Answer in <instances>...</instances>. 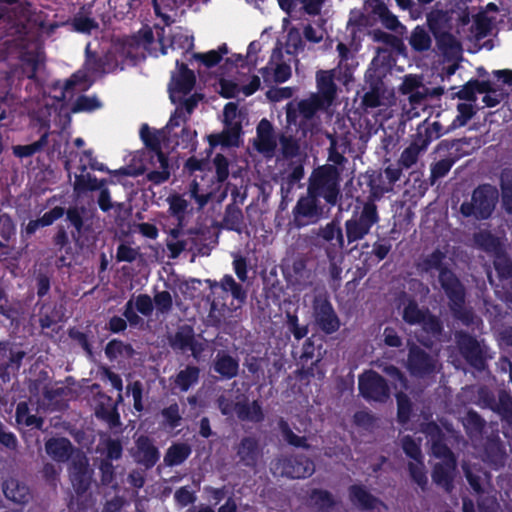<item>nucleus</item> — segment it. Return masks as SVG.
<instances>
[{
  "instance_id": "32",
  "label": "nucleus",
  "mask_w": 512,
  "mask_h": 512,
  "mask_svg": "<svg viewBox=\"0 0 512 512\" xmlns=\"http://www.w3.org/2000/svg\"><path fill=\"white\" fill-rule=\"evenodd\" d=\"M476 244L494 257L503 251L502 243L487 231H481L475 235Z\"/></svg>"
},
{
  "instance_id": "39",
  "label": "nucleus",
  "mask_w": 512,
  "mask_h": 512,
  "mask_svg": "<svg viewBox=\"0 0 512 512\" xmlns=\"http://www.w3.org/2000/svg\"><path fill=\"white\" fill-rule=\"evenodd\" d=\"M409 43L416 51H426L431 47L432 41L429 33L418 26L413 30Z\"/></svg>"
},
{
  "instance_id": "10",
  "label": "nucleus",
  "mask_w": 512,
  "mask_h": 512,
  "mask_svg": "<svg viewBox=\"0 0 512 512\" xmlns=\"http://www.w3.org/2000/svg\"><path fill=\"white\" fill-rule=\"evenodd\" d=\"M314 318L317 325L327 334L336 332L340 327L339 318L326 298L315 299Z\"/></svg>"
},
{
  "instance_id": "42",
  "label": "nucleus",
  "mask_w": 512,
  "mask_h": 512,
  "mask_svg": "<svg viewBox=\"0 0 512 512\" xmlns=\"http://www.w3.org/2000/svg\"><path fill=\"white\" fill-rule=\"evenodd\" d=\"M320 236L326 241H337V247L341 250L344 247V238L341 228L335 223H328L320 231Z\"/></svg>"
},
{
  "instance_id": "56",
  "label": "nucleus",
  "mask_w": 512,
  "mask_h": 512,
  "mask_svg": "<svg viewBox=\"0 0 512 512\" xmlns=\"http://www.w3.org/2000/svg\"><path fill=\"white\" fill-rule=\"evenodd\" d=\"M240 92H242L241 83L224 79L220 81V93L222 96L232 98L236 97Z\"/></svg>"
},
{
  "instance_id": "57",
  "label": "nucleus",
  "mask_w": 512,
  "mask_h": 512,
  "mask_svg": "<svg viewBox=\"0 0 512 512\" xmlns=\"http://www.w3.org/2000/svg\"><path fill=\"white\" fill-rule=\"evenodd\" d=\"M213 163H214V166L216 169V175H217L218 181L219 182L225 181L229 175V170H228L229 164H228L227 159L223 155L217 154L213 160Z\"/></svg>"
},
{
  "instance_id": "37",
  "label": "nucleus",
  "mask_w": 512,
  "mask_h": 512,
  "mask_svg": "<svg viewBox=\"0 0 512 512\" xmlns=\"http://www.w3.org/2000/svg\"><path fill=\"white\" fill-rule=\"evenodd\" d=\"M316 196L309 194L306 197H302L295 207L296 215L314 218L319 214L317 204H316Z\"/></svg>"
},
{
  "instance_id": "17",
  "label": "nucleus",
  "mask_w": 512,
  "mask_h": 512,
  "mask_svg": "<svg viewBox=\"0 0 512 512\" xmlns=\"http://www.w3.org/2000/svg\"><path fill=\"white\" fill-rule=\"evenodd\" d=\"M316 83L318 92L313 95H319L322 103L331 106L336 97V85L332 71L320 70L316 74Z\"/></svg>"
},
{
  "instance_id": "6",
  "label": "nucleus",
  "mask_w": 512,
  "mask_h": 512,
  "mask_svg": "<svg viewBox=\"0 0 512 512\" xmlns=\"http://www.w3.org/2000/svg\"><path fill=\"white\" fill-rule=\"evenodd\" d=\"M238 113L237 105L235 103H228L224 108V123L225 130L219 134L209 136L211 146H237L241 133V121Z\"/></svg>"
},
{
  "instance_id": "52",
  "label": "nucleus",
  "mask_w": 512,
  "mask_h": 512,
  "mask_svg": "<svg viewBox=\"0 0 512 512\" xmlns=\"http://www.w3.org/2000/svg\"><path fill=\"white\" fill-rule=\"evenodd\" d=\"M154 304L157 311L167 313L172 308L173 299L168 291H161L155 294Z\"/></svg>"
},
{
  "instance_id": "22",
  "label": "nucleus",
  "mask_w": 512,
  "mask_h": 512,
  "mask_svg": "<svg viewBox=\"0 0 512 512\" xmlns=\"http://www.w3.org/2000/svg\"><path fill=\"white\" fill-rule=\"evenodd\" d=\"M392 96V91L386 88L383 83H379L365 93L363 104L369 108L385 106L391 102Z\"/></svg>"
},
{
  "instance_id": "63",
  "label": "nucleus",
  "mask_w": 512,
  "mask_h": 512,
  "mask_svg": "<svg viewBox=\"0 0 512 512\" xmlns=\"http://www.w3.org/2000/svg\"><path fill=\"white\" fill-rule=\"evenodd\" d=\"M293 89L291 87L272 88L267 91L266 96L269 100L277 102L282 99L292 97Z\"/></svg>"
},
{
  "instance_id": "50",
  "label": "nucleus",
  "mask_w": 512,
  "mask_h": 512,
  "mask_svg": "<svg viewBox=\"0 0 512 512\" xmlns=\"http://www.w3.org/2000/svg\"><path fill=\"white\" fill-rule=\"evenodd\" d=\"M280 429L285 441L296 447L308 448L305 437H299L289 428L288 424L284 421L280 422Z\"/></svg>"
},
{
  "instance_id": "26",
  "label": "nucleus",
  "mask_w": 512,
  "mask_h": 512,
  "mask_svg": "<svg viewBox=\"0 0 512 512\" xmlns=\"http://www.w3.org/2000/svg\"><path fill=\"white\" fill-rule=\"evenodd\" d=\"M45 449L49 456L59 462L66 461L72 452L71 443L65 438H52L48 440L45 444Z\"/></svg>"
},
{
  "instance_id": "28",
  "label": "nucleus",
  "mask_w": 512,
  "mask_h": 512,
  "mask_svg": "<svg viewBox=\"0 0 512 512\" xmlns=\"http://www.w3.org/2000/svg\"><path fill=\"white\" fill-rule=\"evenodd\" d=\"M237 454L245 465H255L259 458L257 441L252 438H244L238 447Z\"/></svg>"
},
{
  "instance_id": "43",
  "label": "nucleus",
  "mask_w": 512,
  "mask_h": 512,
  "mask_svg": "<svg viewBox=\"0 0 512 512\" xmlns=\"http://www.w3.org/2000/svg\"><path fill=\"white\" fill-rule=\"evenodd\" d=\"M501 183L503 205L507 212L512 214V174L508 171L503 172Z\"/></svg>"
},
{
  "instance_id": "3",
  "label": "nucleus",
  "mask_w": 512,
  "mask_h": 512,
  "mask_svg": "<svg viewBox=\"0 0 512 512\" xmlns=\"http://www.w3.org/2000/svg\"><path fill=\"white\" fill-rule=\"evenodd\" d=\"M498 200V191L490 185H483L474 190L470 202H464L461 213L466 216H474L478 219L488 218L495 208Z\"/></svg>"
},
{
  "instance_id": "34",
  "label": "nucleus",
  "mask_w": 512,
  "mask_h": 512,
  "mask_svg": "<svg viewBox=\"0 0 512 512\" xmlns=\"http://www.w3.org/2000/svg\"><path fill=\"white\" fill-rule=\"evenodd\" d=\"M329 106L322 103L319 95H311L309 98L304 99L298 103L299 113L305 119H311L318 110L326 109Z\"/></svg>"
},
{
  "instance_id": "9",
  "label": "nucleus",
  "mask_w": 512,
  "mask_h": 512,
  "mask_svg": "<svg viewBox=\"0 0 512 512\" xmlns=\"http://www.w3.org/2000/svg\"><path fill=\"white\" fill-rule=\"evenodd\" d=\"M359 391L369 400L384 402L389 398L385 380L374 371H367L359 377Z\"/></svg>"
},
{
  "instance_id": "46",
  "label": "nucleus",
  "mask_w": 512,
  "mask_h": 512,
  "mask_svg": "<svg viewBox=\"0 0 512 512\" xmlns=\"http://www.w3.org/2000/svg\"><path fill=\"white\" fill-rule=\"evenodd\" d=\"M310 503L318 509L326 511L333 506L334 500L328 492L319 490L311 494Z\"/></svg>"
},
{
  "instance_id": "20",
  "label": "nucleus",
  "mask_w": 512,
  "mask_h": 512,
  "mask_svg": "<svg viewBox=\"0 0 512 512\" xmlns=\"http://www.w3.org/2000/svg\"><path fill=\"white\" fill-rule=\"evenodd\" d=\"M402 94L409 95L411 103H418L428 95V89L422 82V78L416 75L405 76L400 88Z\"/></svg>"
},
{
  "instance_id": "24",
  "label": "nucleus",
  "mask_w": 512,
  "mask_h": 512,
  "mask_svg": "<svg viewBox=\"0 0 512 512\" xmlns=\"http://www.w3.org/2000/svg\"><path fill=\"white\" fill-rule=\"evenodd\" d=\"M153 42V32L149 27L142 28L139 30L137 35L127 41L123 48V53L126 56L136 57L138 55L137 50L139 48L147 49V47Z\"/></svg>"
},
{
  "instance_id": "1",
  "label": "nucleus",
  "mask_w": 512,
  "mask_h": 512,
  "mask_svg": "<svg viewBox=\"0 0 512 512\" xmlns=\"http://www.w3.org/2000/svg\"><path fill=\"white\" fill-rule=\"evenodd\" d=\"M445 254L439 250L426 256L419 264L420 268L426 272L439 270V281L442 288L450 299L451 309L458 317H461L460 310L464 302V290L454 274L443 268Z\"/></svg>"
},
{
  "instance_id": "49",
  "label": "nucleus",
  "mask_w": 512,
  "mask_h": 512,
  "mask_svg": "<svg viewBox=\"0 0 512 512\" xmlns=\"http://www.w3.org/2000/svg\"><path fill=\"white\" fill-rule=\"evenodd\" d=\"M458 115L453 121L454 127L464 126L474 115V107L471 103H460L457 106Z\"/></svg>"
},
{
  "instance_id": "53",
  "label": "nucleus",
  "mask_w": 512,
  "mask_h": 512,
  "mask_svg": "<svg viewBox=\"0 0 512 512\" xmlns=\"http://www.w3.org/2000/svg\"><path fill=\"white\" fill-rule=\"evenodd\" d=\"M453 165V161L449 158L442 159L436 162L431 167V179L434 182L435 180L444 177L451 169Z\"/></svg>"
},
{
  "instance_id": "18",
  "label": "nucleus",
  "mask_w": 512,
  "mask_h": 512,
  "mask_svg": "<svg viewBox=\"0 0 512 512\" xmlns=\"http://www.w3.org/2000/svg\"><path fill=\"white\" fill-rule=\"evenodd\" d=\"M458 345L467 361L478 369L483 368V352L476 340L466 334H460L458 336Z\"/></svg>"
},
{
  "instance_id": "4",
  "label": "nucleus",
  "mask_w": 512,
  "mask_h": 512,
  "mask_svg": "<svg viewBox=\"0 0 512 512\" xmlns=\"http://www.w3.org/2000/svg\"><path fill=\"white\" fill-rule=\"evenodd\" d=\"M378 221L376 205L372 202L365 203L360 212H354L353 216L345 222L348 243L362 240Z\"/></svg>"
},
{
  "instance_id": "40",
  "label": "nucleus",
  "mask_w": 512,
  "mask_h": 512,
  "mask_svg": "<svg viewBox=\"0 0 512 512\" xmlns=\"http://www.w3.org/2000/svg\"><path fill=\"white\" fill-rule=\"evenodd\" d=\"M101 106L100 101L97 97L93 96H80L74 102L71 111L73 113L79 112H91Z\"/></svg>"
},
{
  "instance_id": "21",
  "label": "nucleus",
  "mask_w": 512,
  "mask_h": 512,
  "mask_svg": "<svg viewBox=\"0 0 512 512\" xmlns=\"http://www.w3.org/2000/svg\"><path fill=\"white\" fill-rule=\"evenodd\" d=\"M260 73L267 84L281 83L287 81L291 76V68L286 63L271 61L260 70Z\"/></svg>"
},
{
  "instance_id": "62",
  "label": "nucleus",
  "mask_w": 512,
  "mask_h": 512,
  "mask_svg": "<svg viewBox=\"0 0 512 512\" xmlns=\"http://www.w3.org/2000/svg\"><path fill=\"white\" fill-rule=\"evenodd\" d=\"M134 304L137 311L145 316L150 315L153 311V301L148 295H139Z\"/></svg>"
},
{
  "instance_id": "44",
  "label": "nucleus",
  "mask_w": 512,
  "mask_h": 512,
  "mask_svg": "<svg viewBox=\"0 0 512 512\" xmlns=\"http://www.w3.org/2000/svg\"><path fill=\"white\" fill-rule=\"evenodd\" d=\"M16 420L18 424H24L26 426L41 427L42 425L41 419L28 414V406L24 402H21L17 405Z\"/></svg>"
},
{
  "instance_id": "12",
  "label": "nucleus",
  "mask_w": 512,
  "mask_h": 512,
  "mask_svg": "<svg viewBox=\"0 0 512 512\" xmlns=\"http://www.w3.org/2000/svg\"><path fill=\"white\" fill-rule=\"evenodd\" d=\"M140 136L147 148L150 149L149 153L164 152L170 148L173 142L171 134L163 128L161 130H151L147 125H143L140 130Z\"/></svg>"
},
{
  "instance_id": "58",
  "label": "nucleus",
  "mask_w": 512,
  "mask_h": 512,
  "mask_svg": "<svg viewBox=\"0 0 512 512\" xmlns=\"http://www.w3.org/2000/svg\"><path fill=\"white\" fill-rule=\"evenodd\" d=\"M380 18H381L382 24L387 29L393 30L396 32H400V31L404 30V27L398 21L397 17L395 15L391 14L388 10L384 9L380 14Z\"/></svg>"
},
{
  "instance_id": "36",
  "label": "nucleus",
  "mask_w": 512,
  "mask_h": 512,
  "mask_svg": "<svg viewBox=\"0 0 512 512\" xmlns=\"http://www.w3.org/2000/svg\"><path fill=\"white\" fill-rule=\"evenodd\" d=\"M167 203L169 205V213L181 222L189 209V202L179 194L168 196Z\"/></svg>"
},
{
  "instance_id": "8",
  "label": "nucleus",
  "mask_w": 512,
  "mask_h": 512,
  "mask_svg": "<svg viewBox=\"0 0 512 512\" xmlns=\"http://www.w3.org/2000/svg\"><path fill=\"white\" fill-rule=\"evenodd\" d=\"M402 306V317L406 323L411 325L419 324L426 332L432 335H437L440 332L439 321L429 314L428 311L419 309L413 300L406 297L403 298Z\"/></svg>"
},
{
  "instance_id": "48",
  "label": "nucleus",
  "mask_w": 512,
  "mask_h": 512,
  "mask_svg": "<svg viewBox=\"0 0 512 512\" xmlns=\"http://www.w3.org/2000/svg\"><path fill=\"white\" fill-rule=\"evenodd\" d=\"M494 266L500 278L507 279L512 273V264L503 251L494 256Z\"/></svg>"
},
{
  "instance_id": "30",
  "label": "nucleus",
  "mask_w": 512,
  "mask_h": 512,
  "mask_svg": "<svg viewBox=\"0 0 512 512\" xmlns=\"http://www.w3.org/2000/svg\"><path fill=\"white\" fill-rule=\"evenodd\" d=\"M350 499L354 505L364 509H374L380 504L376 498L361 486H352L350 488Z\"/></svg>"
},
{
  "instance_id": "11",
  "label": "nucleus",
  "mask_w": 512,
  "mask_h": 512,
  "mask_svg": "<svg viewBox=\"0 0 512 512\" xmlns=\"http://www.w3.org/2000/svg\"><path fill=\"white\" fill-rule=\"evenodd\" d=\"M274 473L290 478H305L314 472V464L308 459L279 460L273 467Z\"/></svg>"
},
{
  "instance_id": "19",
  "label": "nucleus",
  "mask_w": 512,
  "mask_h": 512,
  "mask_svg": "<svg viewBox=\"0 0 512 512\" xmlns=\"http://www.w3.org/2000/svg\"><path fill=\"white\" fill-rule=\"evenodd\" d=\"M194 74L187 70H181L175 76H173L170 83V98L173 102L180 101L181 95L189 93L194 86Z\"/></svg>"
},
{
  "instance_id": "33",
  "label": "nucleus",
  "mask_w": 512,
  "mask_h": 512,
  "mask_svg": "<svg viewBox=\"0 0 512 512\" xmlns=\"http://www.w3.org/2000/svg\"><path fill=\"white\" fill-rule=\"evenodd\" d=\"M105 185V180H98L90 174H81L75 178L74 191L80 194L86 191L100 190L105 187Z\"/></svg>"
},
{
  "instance_id": "60",
  "label": "nucleus",
  "mask_w": 512,
  "mask_h": 512,
  "mask_svg": "<svg viewBox=\"0 0 512 512\" xmlns=\"http://www.w3.org/2000/svg\"><path fill=\"white\" fill-rule=\"evenodd\" d=\"M162 415L171 427H176L179 425L181 416L179 414V407L177 404H172L165 408L162 411Z\"/></svg>"
},
{
  "instance_id": "61",
  "label": "nucleus",
  "mask_w": 512,
  "mask_h": 512,
  "mask_svg": "<svg viewBox=\"0 0 512 512\" xmlns=\"http://www.w3.org/2000/svg\"><path fill=\"white\" fill-rule=\"evenodd\" d=\"M73 26L76 31L90 33L92 30L98 27V24L91 18L77 17L73 21Z\"/></svg>"
},
{
  "instance_id": "45",
  "label": "nucleus",
  "mask_w": 512,
  "mask_h": 512,
  "mask_svg": "<svg viewBox=\"0 0 512 512\" xmlns=\"http://www.w3.org/2000/svg\"><path fill=\"white\" fill-rule=\"evenodd\" d=\"M408 466L410 475L413 478V480L423 488L427 484V477L422 458L415 461H410Z\"/></svg>"
},
{
  "instance_id": "59",
  "label": "nucleus",
  "mask_w": 512,
  "mask_h": 512,
  "mask_svg": "<svg viewBox=\"0 0 512 512\" xmlns=\"http://www.w3.org/2000/svg\"><path fill=\"white\" fill-rule=\"evenodd\" d=\"M227 53L225 47L220 48V51H209L204 54H199L197 57L208 67L214 66L220 62L222 55Z\"/></svg>"
},
{
  "instance_id": "25",
  "label": "nucleus",
  "mask_w": 512,
  "mask_h": 512,
  "mask_svg": "<svg viewBox=\"0 0 512 512\" xmlns=\"http://www.w3.org/2000/svg\"><path fill=\"white\" fill-rule=\"evenodd\" d=\"M71 481L75 489L80 491H85L91 480V473L88 469L87 459L85 457L79 458V467L74 464L71 472Z\"/></svg>"
},
{
  "instance_id": "54",
  "label": "nucleus",
  "mask_w": 512,
  "mask_h": 512,
  "mask_svg": "<svg viewBox=\"0 0 512 512\" xmlns=\"http://www.w3.org/2000/svg\"><path fill=\"white\" fill-rule=\"evenodd\" d=\"M139 256V251L137 248H133L127 244H121L117 248L116 258L118 261L122 262H133Z\"/></svg>"
},
{
  "instance_id": "7",
  "label": "nucleus",
  "mask_w": 512,
  "mask_h": 512,
  "mask_svg": "<svg viewBox=\"0 0 512 512\" xmlns=\"http://www.w3.org/2000/svg\"><path fill=\"white\" fill-rule=\"evenodd\" d=\"M432 452L435 457L441 460L435 464L432 478L435 483L449 491L456 468L455 458L451 451L440 443L433 444Z\"/></svg>"
},
{
  "instance_id": "64",
  "label": "nucleus",
  "mask_w": 512,
  "mask_h": 512,
  "mask_svg": "<svg viewBox=\"0 0 512 512\" xmlns=\"http://www.w3.org/2000/svg\"><path fill=\"white\" fill-rule=\"evenodd\" d=\"M41 145L38 142L29 145H17L13 147V153L20 158L29 157L39 151Z\"/></svg>"
},
{
  "instance_id": "31",
  "label": "nucleus",
  "mask_w": 512,
  "mask_h": 512,
  "mask_svg": "<svg viewBox=\"0 0 512 512\" xmlns=\"http://www.w3.org/2000/svg\"><path fill=\"white\" fill-rule=\"evenodd\" d=\"M215 371L225 378H233L238 373V362L229 355L218 354L214 364Z\"/></svg>"
},
{
  "instance_id": "55",
  "label": "nucleus",
  "mask_w": 512,
  "mask_h": 512,
  "mask_svg": "<svg viewBox=\"0 0 512 512\" xmlns=\"http://www.w3.org/2000/svg\"><path fill=\"white\" fill-rule=\"evenodd\" d=\"M402 447L406 455L411 458V461L422 458L419 445L409 436H406L402 439Z\"/></svg>"
},
{
  "instance_id": "13",
  "label": "nucleus",
  "mask_w": 512,
  "mask_h": 512,
  "mask_svg": "<svg viewBox=\"0 0 512 512\" xmlns=\"http://www.w3.org/2000/svg\"><path fill=\"white\" fill-rule=\"evenodd\" d=\"M437 362L419 348L412 347L408 358V369L413 375L423 376L433 372Z\"/></svg>"
},
{
  "instance_id": "35",
  "label": "nucleus",
  "mask_w": 512,
  "mask_h": 512,
  "mask_svg": "<svg viewBox=\"0 0 512 512\" xmlns=\"http://www.w3.org/2000/svg\"><path fill=\"white\" fill-rule=\"evenodd\" d=\"M191 453V449L187 444H175L171 446L165 457L164 461L169 466L181 464Z\"/></svg>"
},
{
  "instance_id": "47",
  "label": "nucleus",
  "mask_w": 512,
  "mask_h": 512,
  "mask_svg": "<svg viewBox=\"0 0 512 512\" xmlns=\"http://www.w3.org/2000/svg\"><path fill=\"white\" fill-rule=\"evenodd\" d=\"M397 406H398V421L401 423H406L411 414V403L408 397L402 392H398L396 394Z\"/></svg>"
},
{
  "instance_id": "38",
  "label": "nucleus",
  "mask_w": 512,
  "mask_h": 512,
  "mask_svg": "<svg viewBox=\"0 0 512 512\" xmlns=\"http://www.w3.org/2000/svg\"><path fill=\"white\" fill-rule=\"evenodd\" d=\"M475 86L477 92L485 93L482 101L488 107H494L498 105L505 97L504 92L492 89L490 83L488 82L475 83Z\"/></svg>"
},
{
  "instance_id": "41",
  "label": "nucleus",
  "mask_w": 512,
  "mask_h": 512,
  "mask_svg": "<svg viewBox=\"0 0 512 512\" xmlns=\"http://www.w3.org/2000/svg\"><path fill=\"white\" fill-rule=\"evenodd\" d=\"M220 287L225 292H231L232 296L241 302H244V300L246 299L245 291L238 283H236V281L230 275H225L221 279Z\"/></svg>"
},
{
  "instance_id": "16",
  "label": "nucleus",
  "mask_w": 512,
  "mask_h": 512,
  "mask_svg": "<svg viewBox=\"0 0 512 512\" xmlns=\"http://www.w3.org/2000/svg\"><path fill=\"white\" fill-rule=\"evenodd\" d=\"M132 455L138 463L146 467L153 466L159 458L157 448L145 436H140L136 440V445L132 449Z\"/></svg>"
},
{
  "instance_id": "15",
  "label": "nucleus",
  "mask_w": 512,
  "mask_h": 512,
  "mask_svg": "<svg viewBox=\"0 0 512 512\" xmlns=\"http://www.w3.org/2000/svg\"><path fill=\"white\" fill-rule=\"evenodd\" d=\"M428 145V137L423 136V133L418 131L413 136L410 145L401 153L399 164L404 168H410L417 162L419 155L427 149Z\"/></svg>"
},
{
  "instance_id": "2",
  "label": "nucleus",
  "mask_w": 512,
  "mask_h": 512,
  "mask_svg": "<svg viewBox=\"0 0 512 512\" xmlns=\"http://www.w3.org/2000/svg\"><path fill=\"white\" fill-rule=\"evenodd\" d=\"M308 192L335 205L339 195V174L336 168L324 166L315 170L310 178Z\"/></svg>"
},
{
  "instance_id": "27",
  "label": "nucleus",
  "mask_w": 512,
  "mask_h": 512,
  "mask_svg": "<svg viewBox=\"0 0 512 512\" xmlns=\"http://www.w3.org/2000/svg\"><path fill=\"white\" fill-rule=\"evenodd\" d=\"M235 412L238 418L243 421L260 422L264 419V413L258 401L237 403Z\"/></svg>"
},
{
  "instance_id": "23",
  "label": "nucleus",
  "mask_w": 512,
  "mask_h": 512,
  "mask_svg": "<svg viewBox=\"0 0 512 512\" xmlns=\"http://www.w3.org/2000/svg\"><path fill=\"white\" fill-rule=\"evenodd\" d=\"M3 492L8 500L17 504H24L30 499L27 486L14 478L5 481Z\"/></svg>"
},
{
  "instance_id": "29",
  "label": "nucleus",
  "mask_w": 512,
  "mask_h": 512,
  "mask_svg": "<svg viewBox=\"0 0 512 512\" xmlns=\"http://www.w3.org/2000/svg\"><path fill=\"white\" fill-rule=\"evenodd\" d=\"M199 373L200 371L197 367L186 366L176 374L173 382L178 389L186 392L198 382Z\"/></svg>"
},
{
  "instance_id": "5",
  "label": "nucleus",
  "mask_w": 512,
  "mask_h": 512,
  "mask_svg": "<svg viewBox=\"0 0 512 512\" xmlns=\"http://www.w3.org/2000/svg\"><path fill=\"white\" fill-rule=\"evenodd\" d=\"M148 158V163L137 169L125 167L116 170L115 173L123 176H138L147 172V179L156 185L167 181L170 178V167L165 153H148Z\"/></svg>"
},
{
  "instance_id": "14",
  "label": "nucleus",
  "mask_w": 512,
  "mask_h": 512,
  "mask_svg": "<svg viewBox=\"0 0 512 512\" xmlns=\"http://www.w3.org/2000/svg\"><path fill=\"white\" fill-rule=\"evenodd\" d=\"M256 149L267 157H271L277 146L276 137L270 122L262 119L257 126V137L254 141Z\"/></svg>"
},
{
  "instance_id": "51",
  "label": "nucleus",
  "mask_w": 512,
  "mask_h": 512,
  "mask_svg": "<svg viewBox=\"0 0 512 512\" xmlns=\"http://www.w3.org/2000/svg\"><path fill=\"white\" fill-rule=\"evenodd\" d=\"M495 23V18L487 15V11L479 13L475 20L476 30L480 36L487 35Z\"/></svg>"
}]
</instances>
